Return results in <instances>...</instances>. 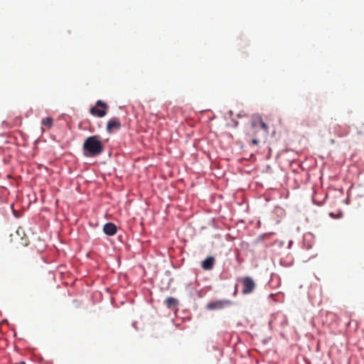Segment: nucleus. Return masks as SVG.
<instances>
[{
  "instance_id": "39448f33",
  "label": "nucleus",
  "mask_w": 364,
  "mask_h": 364,
  "mask_svg": "<svg viewBox=\"0 0 364 364\" xmlns=\"http://www.w3.org/2000/svg\"><path fill=\"white\" fill-rule=\"evenodd\" d=\"M214 263V257H208L202 262L201 267L204 270H211L213 268Z\"/></svg>"
},
{
  "instance_id": "423d86ee",
  "label": "nucleus",
  "mask_w": 364,
  "mask_h": 364,
  "mask_svg": "<svg viewBox=\"0 0 364 364\" xmlns=\"http://www.w3.org/2000/svg\"><path fill=\"white\" fill-rule=\"evenodd\" d=\"M335 132L338 136L343 137L348 135L349 130L347 127L342 128L341 126L338 125L335 127Z\"/></svg>"
},
{
  "instance_id": "f8f14e48",
  "label": "nucleus",
  "mask_w": 364,
  "mask_h": 364,
  "mask_svg": "<svg viewBox=\"0 0 364 364\" xmlns=\"http://www.w3.org/2000/svg\"><path fill=\"white\" fill-rule=\"evenodd\" d=\"M258 124H259V122H258V119H257V116L254 117L252 120V127L255 128V127H257Z\"/></svg>"
},
{
  "instance_id": "9d476101",
  "label": "nucleus",
  "mask_w": 364,
  "mask_h": 364,
  "mask_svg": "<svg viewBox=\"0 0 364 364\" xmlns=\"http://www.w3.org/2000/svg\"><path fill=\"white\" fill-rule=\"evenodd\" d=\"M257 119L259 125L264 131L265 134H267L269 132V127L267 124L262 121V117L259 115L257 116Z\"/></svg>"
},
{
  "instance_id": "f03ea898",
  "label": "nucleus",
  "mask_w": 364,
  "mask_h": 364,
  "mask_svg": "<svg viewBox=\"0 0 364 364\" xmlns=\"http://www.w3.org/2000/svg\"><path fill=\"white\" fill-rule=\"evenodd\" d=\"M107 106L105 103L102 102L101 100H98L96 105L90 109V112L94 116L102 117L107 113Z\"/></svg>"
},
{
  "instance_id": "1a4fd4ad",
  "label": "nucleus",
  "mask_w": 364,
  "mask_h": 364,
  "mask_svg": "<svg viewBox=\"0 0 364 364\" xmlns=\"http://www.w3.org/2000/svg\"><path fill=\"white\" fill-rule=\"evenodd\" d=\"M53 119L51 117H46L42 119L41 124L43 126L50 129L53 126Z\"/></svg>"
},
{
  "instance_id": "dca6fc26",
  "label": "nucleus",
  "mask_w": 364,
  "mask_h": 364,
  "mask_svg": "<svg viewBox=\"0 0 364 364\" xmlns=\"http://www.w3.org/2000/svg\"><path fill=\"white\" fill-rule=\"evenodd\" d=\"M19 230H20L18 229V230H17V231H16L17 234H18V235H19Z\"/></svg>"
},
{
  "instance_id": "f257e3e1",
  "label": "nucleus",
  "mask_w": 364,
  "mask_h": 364,
  "mask_svg": "<svg viewBox=\"0 0 364 364\" xmlns=\"http://www.w3.org/2000/svg\"><path fill=\"white\" fill-rule=\"evenodd\" d=\"M103 149V145L97 136H89L83 143V150L86 156H97L102 153Z\"/></svg>"
},
{
  "instance_id": "a211bd4d",
  "label": "nucleus",
  "mask_w": 364,
  "mask_h": 364,
  "mask_svg": "<svg viewBox=\"0 0 364 364\" xmlns=\"http://www.w3.org/2000/svg\"><path fill=\"white\" fill-rule=\"evenodd\" d=\"M114 231H115V233H116L117 232V227L116 226H115Z\"/></svg>"
},
{
  "instance_id": "7ed1b4c3",
  "label": "nucleus",
  "mask_w": 364,
  "mask_h": 364,
  "mask_svg": "<svg viewBox=\"0 0 364 364\" xmlns=\"http://www.w3.org/2000/svg\"><path fill=\"white\" fill-rule=\"evenodd\" d=\"M241 283L243 287L242 291L243 294H249L252 293L256 287L255 281L250 277L242 278L241 279Z\"/></svg>"
},
{
  "instance_id": "f3484780",
  "label": "nucleus",
  "mask_w": 364,
  "mask_h": 364,
  "mask_svg": "<svg viewBox=\"0 0 364 364\" xmlns=\"http://www.w3.org/2000/svg\"><path fill=\"white\" fill-rule=\"evenodd\" d=\"M114 300L113 297H111V301L112 302Z\"/></svg>"
},
{
  "instance_id": "0eeeda50",
  "label": "nucleus",
  "mask_w": 364,
  "mask_h": 364,
  "mask_svg": "<svg viewBox=\"0 0 364 364\" xmlns=\"http://www.w3.org/2000/svg\"><path fill=\"white\" fill-rule=\"evenodd\" d=\"M104 232L108 235H114V223H108L104 225L103 228Z\"/></svg>"
},
{
  "instance_id": "20e7f679",
  "label": "nucleus",
  "mask_w": 364,
  "mask_h": 364,
  "mask_svg": "<svg viewBox=\"0 0 364 364\" xmlns=\"http://www.w3.org/2000/svg\"><path fill=\"white\" fill-rule=\"evenodd\" d=\"M232 301L228 299L213 301L207 304V309L218 310L232 305Z\"/></svg>"
},
{
  "instance_id": "ddd939ff",
  "label": "nucleus",
  "mask_w": 364,
  "mask_h": 364,
  "mask_svg": "<svg viewBox=\"0 0 364 364\" xmlns=\"http://www.w3.org/2000/svg\"><path fill=\"white\" fill-rule=\"evenodd\" d=\"M120 127V123L115 119V129H119Z\"/></svg>"
},
{
  "instance_id": "9b49d317",
  "label": "nucleus",
  "mask_w": 364,
  "mask_h": 364,
  "mask_svg": "<svg viewBox=\"0 0 364 364\" xmlns=\"http://www.w3.org/2000/svg\"><path fill=\"white\" fill-rule=\"evenodd\" d=\"M107 129L109 132H111L112 129H114V119H110L107 126Z\"/></svg>"
},
{
  "instance_id": "2eb2a0df",
  "label": "nucleus",
  "mask_w": 364,
  "mask_h": 364,
  "mask_svg": "<svg viewBox=\"0 0 364 364\" xmlns=\"http://www.w3.org/2000/svg\"><path fill=\"white\" fill-rule=\"evenodd\" d=\"M22 245H27V241H26V242H22Z\"/></svg>"
},
{
  "instance_id": "6e6552de",
  "label": "nucleus",
  "mask_w": 364,
  "mask_h": 364,
  "mask_svg": "<svg viewBox=\"0 0 364 364\" xmlns=\"http://www.w3.org/2000/svg\"><path fill=\"white\" fill-rule=\"evenodd\" d=\"M165 304L168 308H171L178 304V301L173 297H168L165 301Z\"/></svg>"
},
{
  "instance_id": "4468645a",
  "label": "nucleus",
  "mask_w": 364,
  "mask_h": 364,
  "mask_svg": "<svg viewBox=\"0 0 364 364\" xmlns=\"http://www.w3.org/2000/svg\"><path fill=\"white\" fill-rule=\"evenodd\" d=\"M252 144H254V145H257L259 144V141L256 139H253L252 140Z\"/></svg>"
}]
</instances>
